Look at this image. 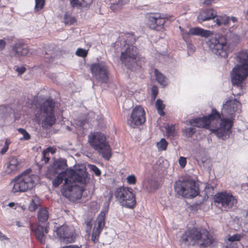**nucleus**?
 Returning a JSON list of instances; mask_svg holds the SVG:
<instances>
[{
    "label": "nucleus",
    "mask_w": 248,
    "mask_h": 248,
    "mask_svg": "<svg viewBox=\"0 0 248 248\" xmlns=\"http://www.w3.org/2000/svg\"><path fill=\"white\" fill-rule=\"evenodd\" d=\"M52 181L53 186L57 187L64 180L62 192L63 196L70 199L78 198L84 190L83 186L86 182L87 176L85 168L78 170L66 169L62 171Z\"/></svg>",
    "instance_id": "1"
},
{
    "label": "nucleus",
    "mask_w": 248,
    "mask_h": 248,
    "mask_svg": "<svg viewBox=\"0 0 248 248\" xmlns=\"http://www.w3.org/2000/svg\"><path fill=\"white\" fill-rule=\"evenodd\" d=\"M220 119L219 113L213 109L212 112L207 116L196 118L189 120V124L193 126L208 129L218 138L225 140L229 137L232 126V120Z\"/></svg>",
    "instance_id": "2"
},
{
    "label": "nucleus",
    "mask_w": 248,
    "mask_h": 248,
    "mask_svg": "<svg viewBox=\"0 0 248 248\" xmlns=\"http://www.w3.org/2000/svg\"><path fill=\"white\" fill-rule=\"evenodd\" d=\"M236 65L233 69L232 74V82L233 85V94L239 95L241 93H234L236 89L241 91L243 81L248 76V50L239 52L235 57Z\"/></svg>",
    "instance_id": "3"
},
{
    "label": "nucleus",
    "mask_w": 248,
    "mask_h": 248,
    "mask_svg": "<svg viewBox=\"0 0 248 248\" xmlns=\"http://www.w3.org/2000/svg\"><path fill=\"white\" fill-rule=\"evenodd\" d=\"M54 102L52 99H48L40 105L35 114L36 122L41 124L44 128H50L55 123L54 115Z\"/></svg>",
    "instance_id": "4"
},
{
    "label": "nucleus",
    "mask_w": 248,
    "mask_h": 248,
    "mask_svg": "<svg viewBox=\"0 0 248 248\" xmlns=\"http://www.w3.org/2000/svg\"><path fill=\"white\" fill-rule=\"evenodd\" d=\"M181 239L186 244L200 247H206L213 242V239L209 236V232L204 229H193L186 232Z\"/></svg>",
    "instance_id": "5"
},
{
    "label": "nucleus",
    "mask_w": 248,
    "mask_h": 248,
    "mask_svg": "<svg viewBox=\"0 0 248 248\" xmlns=\"http://www.w3.org/2000/svg\"><path fill=\"white\" fill-rule=\"evenodd\" d=\"M31 170L28 169L16 177L12 182V192L14 193L24 192L31 189L38 181V177L31 173Z\"/></svg>",
    "instance_id": "6"
},
{
    "label": "nucleus",
    "mask_w": 248,
    "mask_h": 248,
    "mask_svg": "<svg viewBox=\"0 0 248 248\" xmlns=\"http://www.w3.org/2000/svg\"><path fill=\"white\" fill-rule=\"evenodd\" d=\"M88 143L91 147L104 159L109 160L111 156V151L105 136L100 132H93L88 135Z\"/></svg>",
    "instance_id": "7"
},
{
    "label": "nucleus",
    "mask_w": 248,
    "mask_h": 248,
    "mask_svg": "<svg viewBox=\"0 0 248 248\" xmlns=\"http://www.w3.org/2000/svg\"><path fill=\"white\" fill-rule=\"evenodd\" d=\"M207 44L213 53L221 57L228 56L232 46L225 36L219 34L210 37Z\"/></svg>",
    "instance_id": "8"
},
{
    "label": "nucleus",
    "mask_w": 248,
    "mask_h": 248,
    "mask_svg": "<svg viewBox=\"0 0 248 248\" xmlns=\"http://www.w3.org/2000/svg\"><path fill=\"white\" fill-rule=\"evenodd\" d=\"M140 60L138 49L135 46H128L126 50L122 52L121 61L131 70H136L140 67L141 62Z\"/></svg>",
    "instance_id": "9"
},
{
    "label": "nucleus",
    "mask_w": 248,
    "mask_h": 248,
    "mask_svg": "<svg viewBox=\"0 0 248 248\" xmlns=\"http://www.w3.org/2000/svg\"><path fill=\"white\" fill-rule=\"evenodd\" d=\"M114 195L119 203L123 206L133 209L136 204L135 195L132 190L126 187H120L116 188Z\"/></svg>",
    "instance_id": "10"
},
{
    "label": "nucleus",
    "mask_w": 248,
    "mask_h": 248,
    "mask_svg": "<svg viewBox=\"0 0 248 248\" xmlns=\"http://www.w3.org/2000/svg\"><path fill=\"white\" fill-rule=\"evenodd\" d=\"M214 200L216 206L222 210L227 211L236 206V199L226 191L217 193L214 196Z\"/></svg>",
    "instance_id": "11"
},
{
    "label": "nucleus",
    "mask_w": 248,
    "mask_h": 248,
    "mask_svg": "<svg viewBox=\"0 0 248 248\" xmlns=\"http://www.w3.org/2000/svg\"><path fill=\"white\" fill-rule=\"evenodd\" d=\"M174 189L179 195L187 198L195 197L198 194L195 183L191 180L176 181Z\"/></svg>",
    "instance_id": "12"
},
{
    "label": "nucleus",
    "mask_w": 248,
    "mask_h": 248,
    "mask_svg": "<svg viewBox=\"0 0 248 248\" xmlns=\"http://www.w3.org/2000/svg\"><path fill=\"white\" fill-rule=\"evenodd\" d=\"M93 77L97 82L106 83L108 81V70L104 62L93 63L90 65Z\"/></svg>",
    "instance_id": "13"
},
{
    "label": "nucleus",
    "mask_w": 248,
    "mask_h": 248,
    "mask_svg": "<svg viewBox=\"0 0 248 248\" xmlns=\"http://www.w3.org/2000/svg\"><path fill=\"white\" fill-rule=\"evenodd\" d=\"M241 105L240 103L236 99L229 100L223 104L221 111V115L224 117L230 116L229 118H222V119H227L232 120L233 123V114L234 112H239L240 111ZM221 118L219 119V121Z\"/></svg>",
    "instance_id": "14"
},
{
    "label": "nucleus",
    "mask_w": 248,
    "mask_h": 248,
    "mask_svg": "<svg viewBox=\"0 0 248 248\" xmlns=\"http://www.w3.org/2000/svg\"><path fill=\"white\" fill-rule=\"evenodd\" d=\"M145 122V111L140 107H135L130 116L127 118V123L131 127L142 124Z\"/></svg>",
    "instance_id": "15"
},
{
    "label": "nucleus",
    "mask_w": 248,
    "mask_h": 248,
    "mask_svg": "<svg viewBox=\"0 0 248 248\" xmlns=\"http://www.w3.org/2000/svg\"><path fill=\"white\" fill-rule=\"evenodd\" d=\"M56 232L60 240L64 243H70L75 240V232L72 227L62 225L58 228Z\"/></svg>",
    "instance_id": "16"
},
{
    "label": "nucleus",
    "mask_w": 248,
    "mask_h": 248,
    "mask_svg": "<svg viewBox=\"0 0 248 248\" xmlns=\"http://www.w3.org/2000/svg\"><path fill=\"white\" fill-rule=\"evenodd\" d=\"M105 213L102 212L98 217L96 223L93 230L92 240L94 243L98 242L100 235L105 226Z\"/></svg>",
    "instance_id": "17"
},
{
    "label": "nucleus",
    "mask_w": 248,
    "mask_h": 248,
    "mask_svg": "<svg viewBox=\"0 0 248 248\" xmlns=\"http://www.w3.org/2000/svg\"><path fill=\"white\" fill-rule=\"evenodd\" d=\"M31 229L34 232L37 239L42 244H44L46 241V234L48 232L47 227H43L40 225H31Z\"/></svg>",
    "instance_id": "18"
},
{
    "label": "nucleus",
    "mask_w": 248,
    "mask_h": 248,
    "mask_svg": "<svg viewBox=\"0 0 248 248\" xmlns=\"http://www.w3.org/2000/svg\"><path fill=\"white\" fill-rule=\"evenodd\" d=\"M28 52L29 48L27 45L22 42H19L13 45L11 54L12 56L19 57L27 55Z\"/></svg>",
    "instance_id": "19"
},
{
    "label": "nucleus",
    "mask_w": 248,
    "mask_h": 248,
    "mask_svg": "<svg viewBox=\"0 0 248 248\" xmlns=\"http://www.w3.org/2000/svg\"><path fill=\"white\" fill-rule=\"evenodd\" d=\"M179 28L182 32L183 37L185 35H193L200 36L204 37H207L210 36L212 32L208 30H205L200 27L190 28L188 31H184L181 27Z\"/></svg>",
    "instance_id": "20"
},
{
    "label": "nucleus",
    "mask_w": 248,
    "mask_h": 248,
    "mask_svg": "<svg viewBox=\"0 0 248 248\" xmlns=\"http://www.w3.org/2000/svg\"><path fill=\"white\" fill-rule=\"evenodd\" d=\"M165 22V18L159 14L151 15L148 17V25L153 30H157L158 27L162 26Z\"/></svg>",
    "instance_id": "21"
},
{
    "label": "nucleus",
    "mask_w": 248,
    "mask_h": 248,
    "mask_svg": "<svg viewBox=\"0 0 248 248\" xmlns=\"http://www.w3.org/2000/svg\"><path fill=\"white\" fill-rule=\"evenodd\" d=\"M217 16V13L212 9H204L201 11L197 19L199 22L210 20Z\"/></svg>",
    "instance_id": "22"
},
{
    "label": "nucleus",
    "mask_w": 248,
    "mask_h": 248,
    "mask_svg": "<svg viewBox=\"0 0 248 248\" xmlns=\"http://www.w3.org/2000/svg\"><path fill=\"white\" fill-rule=\"evenodd\" d=\"M19 169V163L17 159L12 156L9 158L5 168V171L8 174L15 173Z\"/></svg>",
    "instance_id": "23"
},
{
    "label": "nucleus",
    "mask_w": 248,
    "mask_h": 248,
    "mask_svg": "<svg viewBox=\"0 0 248 248\" xmlns=\"http://www.w3.org/2000/svg\"><path fill=\"white\" fill-rule=\"evenodd\" d=\"M66 167V162L65 160H59L56 161L53 166L48 171V174L55 173L59 174L62 171H65L64 170Z\"/></svg>",
    "instance_id": "24"
},
{
    "label": "nucleus",
    "mask_w": 248,
    "mask_h": 248,
    "mask_svg": "<svg viewBox=\"0 0 248 248\" xmlns=\"http://www.w3.org/2000/svg\"><path fill=\"white\" fill-rule=\"evenodd\" d=\"M216 22L218 26L221 25H227L230 24L231 22L234 23L237 22V19L234 16L229 17L226 15L217 16Z\"/></svg>",
    "instance_id": "25"
},
{
    "label": "nucleus",
    "mask_w": 248,
    "mask_h": 248,
    "mask_svg": "<svg viewBox=\"0 0 248 248\" xmlns=\"http://www.w3.org/2000/svg\"><path fill=\"white\" fill-rule=\"evenodd\" d=\"M129 0H111L110 9L116 12L122 9L123 6L128 3Z\"/></svg>",
    "instance_id": "26"
},
{
    "label": "nucleus",
    "mask_w": 248,
    "mask_h": 248,
    "mask_svg": "<svg viewBox=\"0 0 248 248\" xmlns=\"http://www.w3.org/2000/svg\"><path fill=\"white\" fill-rule=\"evenodd\" d=\"M144 186L149 192L153 191L159 187V184L155 179L149 178L144 182Z\"/></svg>",
    "instance_id": "27"
},
{
    "label": "nucleus",
    "mask_w": 248,
    "mask_h": 248,
    "mask_svg": "<svg viewBox=\"0 0 248 248\" xmlns=\"http://www.w3.org/2000/svg\"><path fill=\"white\" fill-rule=\"evenodd\" d=\"M154 73L156 80L160 85L165 87L168 84V79L162 73L156 69L155 70Z\"/></svg>",
    "instance_id": "28"
},
{
    "label": "nucleus",
    "mask_w": 248,
    "mask_h": 248,
    "mask_svg": "<svg viewBox=\"0 0 248 248\" xmlns=\"http://www.w3.org/2000/svg\"><path fill=\"white\" fill-rule=\"evenodd\" d=\"M92 1L93 0H70V4L73 7L80 8L87 7L92 3Z\"/></svg>",
    "instance_id": "29"
},
{
    "label": "nucleus",
    "mask_w": 248,
    "mask_h": 248,
    "mask_svg": "<svg viewBox=\"0 0 248 248\" xmlns=\"http://www.w3.org/2000/svg\"><path fill=\"white\" fill-rule=\"evenodd\" d=\"M49 213L46 208L40 209L38 212V219L40 223H44L46 221L48 218Z\"/></svg>",
    "instance_id": "30"
},
{
    "label": "nucleus",
    "mask_w": 248,
    "mask_h": 248,
    "mask_svg": "<svg viewBox=\"0 0 248 248\" xmlns=\"http://www.w3.org/2000/svg\"><path fill=\"white\" fill-rule=\"evenodd\" d=\"M39 205V199L38 197H33L29 206V210L31 212L34 211Z\"/></svg>",
    "instance_id": "31"
},
{
    "label": "nucleus",
    "mask_w": 248,
    "mask_h": 248,
    "mask_svg": "<svg viewBox=\"0 0 248 248\" xmlns=\"http://www.w3.org/2000/svg\"><path fill=\"white\" fill-rule=\"evenodd\" d=\"M168 143L164 138L161 139L156 142V146L159 151H165L167 149Z\"/></svg>",
    "instance_id": "32"
},
{
    "label": "nucleus",
    "mask_w": 248,
    "mask_h": 248,
    "mask_svg": "<svg viewBox=\"0 0 248 248\" xmlns=\"http://www.w3.org/2000/svg\"><path fill=\"white\" fill-rule=\"evenodd\" d=\"M155 107L158 113L160 115H163L164 114L163 110L165 107V105L163 104L162 100L161 99H157L155 103Z\"/></svg>",
    "instance_id": "33"
},
{
    "label": "nucleus",
    "mask_w": 248,
    "mask_h": 248,
    "mask_svg": "<svg viewBox=\"0 0 248 248\" xmlns=\"http://www.w3.org/2000/svg\"><path fill=\"white\" fill-rule=\"evenodd\" d=\"M17 131L23 136L22 137L20 138V140H28L31 139L30 135L25 129L19 128L17 129Z\"/></svg>",
    "instance_id": "34"
},
{
    "label": "nucleus",
    "mask_w": 248,
    "mask_h": 248,
    "mask_svg": "<svg viewBox=\"0 0 248 248\" xmlns=\"http://www.w3.org/2000/svg\"><path fill=\"white\" fill-rule=\"evenodd\" d=\"M167 135L169 137H173L176 136L175 128L173 125H168L165 127Z\"/></svg>",
    "instance_id": "35"
},
{
    "label": "nucleus",
    "mask_w": 248,
    "mask_h": 248,
    "mask_svg": "<svg viewBox=\"0 0 248 248\" xmlns=\"http://www.w3.org/2000/svg\"><path fill=\"white\" fill-rule=\"evenodd\" d=\"M50 149V148H46V150L43 151V152L42 153L41 160L42 161H44V163L45 164L48 162V161L49 160L48 154L49 153V151Z\"/></svg>",
    "instance_id": "36"
},
{
    "label": "nucleus",
    "mask_w": 248,
    "mask_h": 248,
    "mask_svg": "<svg viewBox=\"0 0 248 248\" xmlns=\"http://www.w3.org/2000/svg\"><path fill=\"white\" fill-rule=\"evenodd\" d=\"M64 22L66 25H72L76 22V19L74 17L70 16L66 13L64 16Z\"/></svg>",
    "instance_id": "37"
},
{
    "label": "nucleus",
    "mask_w": 248,
    "mask_h": 248,
    "mask_svg": "<svg viewBox=\"0 0 248 248\" xmlns=\"http://www.w3.org/2000/svg\"><path fill=\"white\" fill-rule=\"evenodd\" d=\"M35 6L34 9L38 11L42 9L45 4V0H35Z\"/></svg>",
    "instance_id": "38"
},
{
    "label": "nucleus",
    "mask_w": 248,
    "mask_h": 248,
    "mask_svg": "<svg viewBox=\"0 0 248 248\" xmlns=\"http://www.w3.org/2000/svg\"><path fill=\"white\" fill-rule=\"evenodd\" d=\"M76 54L78 56L85 57L87 56L88 54V51L85 49L79 48H78V49L77 50Z\"/></svg>",
    "instance_id": "39"
},
{
    "label": "nucleus",
    "mask_w": 248,
    "mask_h": 248,
    "mask_svg": "<svg viewBox=\"0 0 248 248\" xmlns=\"http://www.w3.org/2000/svg\"><path fill=\"white\" fill-rule=\"evenodd\" d=\"M195 132V128L193 127H188L185 129L186 136L188 137H191Z\"/></svg>",
    "instance_id": "40"
},
{
    "label": "nucleus",
    "mask_w": 248,
    "mask_h": 248,
    "mask_svg": "<svg viewBox=\"0 0 248 248\" xmlns=\"http://www.w3.org/2000/svg\"><path fill=\"white\" fill-rule=\"evenodd\" d=\"M157 93H158L157 88L156 86H153L152 88V95H151L152 101H153L155 100Z\"/></svg>",
    "instance_id": "41"
},
{
    "label": "nucleus",
    "mask_w": 248,
    "mask_h": 248,
    "mask_svg": "<svg viewBox=\"0 0 248 248\" xmlns=\"http://www.w3.org/2000/svg\"><path fill=\"white\" fill-rule=\"evenodd\" d=\"M90 168L95 173L96 175L99 176L101 174L100 170L95 165H90Z\"/></svg>",
    "instance_id": "42"
},
{
    "label": "nucleus",
    "mask_w": 248,
    "mask_h": 248,
    "mask_svg": "<svg viewBox=\"0 0 248 248\" xmlns=\"http://www.w3.org/2000/svg\"><path fill=\"white\" fill-rule=\"evenodd\" d=\"M126 179L127 183L129 184H134L136 182V177L133 175L128 176Z\"/></svg>",
    "instance_id": "43"
},
{
    "label": "nucleus",
    "mask_w": 248,
    "mask_h": 248,
    "mask_svg": "<svg viewBox=\"0 0 248 248\" xmlns=\"http://www.w3.org/2000/svg\"><path fill=\"white\" fill-rule=\"evenodd\" d=\"M179 163L182 168H184L186 163V159L185 157L181 156L179 159Z\"/></svg>",
    "instance_id": "44"
},
{
    "label": "nucleus",
    "mask_w": 248,
    "mask_h": 248,
    "mask_svg": "<svg viewBox=\"0 0 248 248\" xmlns=\"http://www.w3.org/2000/svg\"><path fill=\"white\" fill-rule=\"evenodd\" d=\"M240 236L238 234H234L230 237L228 240L230 241L233 242L235 241H239L240 239Z\"/></svg>",
    "instance_id": "45"
},
{
    "label": "nucleus",
    "mask_w": 248,
    "mask_h": 248,
    "mask_svg": "<svg viewBox=\"0 0 248 248\" xmlns=\"http://www.w3.org/2000/svg\"><path fill=\"white\" fill-rule=\"evenodd\" d=\"M6 45L5 42L1 39H0V51L3 50Z\"/></svg>",
    "instance_id": "46"
},
{
    "label": "nucleus",
    "mask_w": 248,
    "mask_h": 248,
    "mask_svg": "<svg viewBox=\"0 0 248 248\" xmlns=\"http://www.w3.org/2000/svg\"><path fill=\"white\" fill-rule=\"evenodd\" d=\"M16 71L19 74H23L25 71V68L24 67H17L16 69Z\"/></svg>",
    "instance_id": "47"
},
{
    "label": "nucleus",
    "mask_w": 248,
    "mask_h": 248,
    "mask_svg": "<svg viewBox=\"0 0 248 248\" xmlns=\"http://www.w3.org/2000/svg\"><path fill=\"white\" fill-rule=\"evenodd\" d=\"M84 121H77L75 120V123L77 124L80 127H82L83 126L84 124Z\"/></svg>",
    "instance_id": "48"
},
{
    "label": "nucleus",
    "mask_w": 248,
    "mask_h": 248,
    "mask_svg": "<svg viewBox=\"0 0 248 248\" xmlns=\"http://www.w3.org/2000/svg\"><path fill=\"white\" fill-rule=\"evenodd\" d=\"M9 147L7 146H4V147L2 148L0 153L1 154H4L8 150Z\"/></svg>",
    "instance_id": "49"
},
{
    "label": "nucleus",
    "mask_w": 248,
    "mask_h": 248,
    "mask_svg": "<svg viewBox=\"0 0 248 248\" xmlns=\"http://www.w3.org/2000/svg\"><path fill=\"white\" fill-rule=\"evenodd\" d=\"M214 0H205L203 2V4L205 5H209L212 3Z\"/></svg>",
    "instance_id": "50"
},
{
    "label": "nucleus",
    "mask_w": 248,
    "mask_h": 248,
    "mask_svg": "<svg viewBox=\"0 0 248 248\" xmlns=\"http://www.w3.org/2000/svg\"><path fill=\"white\" fill-rule=\"evenodd\" d=\"M8 206H9L11 208H13L14 206L15 205V203L14 202H10L8 203Z\"/></svg>",
    "instance_id": "51"
},
{
    "label": "nucleus",
    "mask_w": 248,
    "mask_h": 248,
    "mask_svg": "<svg viewBox=\"0 0 248 248\" xmlns=\"http://www.w3.org/2000/svg\"><path fill=\"white\" fill-rule=\"evenodd\" d=\"M10 143V141L8 140H6L5 142L4 146H7L9 147V145Z\"/></svg>",
    "instance_id": "52"
},
{
    "label": "nucleus",
    "mask_w": 248,
    "mask_h": 248,
    "mask_svg": "<svg viewBox=\"0 0 248 248\" xmlns=\"http://www.w3.org/2000/svg\"><path fill=\"white\" fill-rule=\"evenodd\" d=\"M47 148H50L51 149L49 151V153L51 152L52 154H54L55 152V149L52 147H48Z\"/></svg>",
    "instance_id": "53"
},
{
    "label": "nucleus",
    "mask_w": 248,
    "mask_h": 248,
    "mask_svg": "<svg viewBox=\"0 0 248 248\" xmlns=\"http://www.w3.org/2000/svg\"><path fill=\"white\" fill-rule=\"evenodd\" d=\"M16 225L18 227H21V226H22V225L21 224V223L19 221H16Z\"/></svg>",
    "instance_id": "54"
},
{
    "label": "nucleus",
    "mask_w": 248,
    "mask_h": 248,
    "mask_svg": "<svg viewBox=\"0 0 248 248\" xmlns=\"http://www.w3.org/2000/svg\"><path fill=\"white\" fill-rule=\"evenodd\" d=\"M131 101L129 99H127L125 101V103H130Z\"/></svg>",
    "instance_id": "55"
},
{
    "label": "nucleus",
    "mask_w": 248,
    "mask_h": 248,
    "mask_svg": "<svg viewBox=\"0 0 248 248\" xmlns=\"http://www.w3.org/2000/svg\"><path fill=\"white\" fill-rule=\"evenodd\" d=\"M5 236L3 235L1 232H0V238L1 237H4Z\"/></svg>",
    "instance_id": "56"
},
{
    "label": "nucleus",
    "mask_w": 248,
    "mask_h": 248,
    "mask_svg": "<svg viewBox=\"0 0 248 248\" xmlns=\"http://www.w3.org/2000/svg\"><path fill=\"white\" fill-rule=\"evenodd\" d=\"M189 48L192 49L193 50H194V49L193 48V46H189Z\"/></svg>",
    "instance_id": "57"
}]
</instances>
